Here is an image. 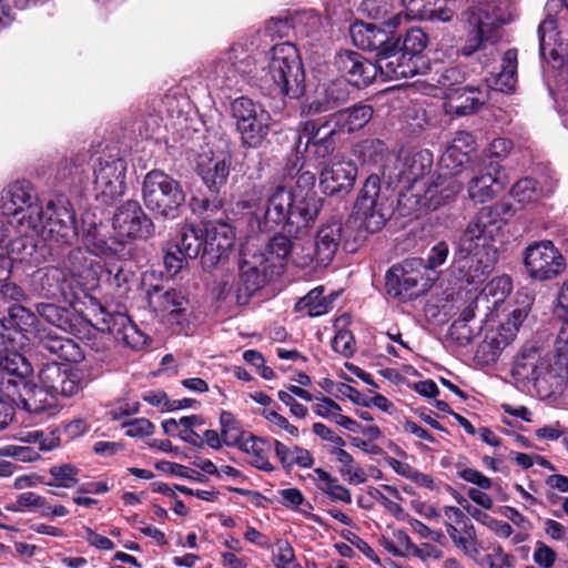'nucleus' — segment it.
Returning <instances> with one entry per match:
<instances>
[{
  "mask_svg": "<svg viewBox=\"0 0 568 568\" xmlns=\"http://www.w3.org/2000/svg\"><path fill=\"white\" fill-rule=\"evenodd\" d=\"M515 212L513 204L504 201L483 206L463 231L455 258L467 284L479 285L488 278L498 261L497 241Z\"/></svg>",
  "mask_w": 568,
  "mask_h": 568,
  "instance_id": "f257e3e1",
  "label": "nucleus"
},
{
  "mask_svg": "<svg viewBox=\"0 0 568 568\" xmlns=\"http://www.w3.org/2000/svg\"><path fill=\"white\" fill-rule=\"evenodd\" d=\"M244 206L253 210L260 232L280 229L287 235L298 236L314 224L323 200L314 192L300 195L292 187L277 185L270 191L265 201L261 199V191L254 189L246 195Z\"/></svg>",
  "mask_w": 568,
  "mask_h": 568,
  "instance_id": "f03ea898",
  "label": "nucleus"
},
{
  "mask_svg": "<svg viewBox=\"0 0 568 568\" xmlns=\"http://www.w3.org/2000/svg\"><path fill=\"white\" fill-rule=\"evenodd\" d=\"M45 221H14L9 241L8 256L11 262L33 261L37 250V239L52 241L61 245L72 244L79 236L75 225L73 206L64 194L54 195L45 205Z\"/></svg>",
  "mask_w": 568,
  "mask_h": 568,
  "instance_id": "7ed1b4c3",
  "label": "nucleus"
},
{
  "mask_svg": "<svg viewBox=\"0 0 568 568\" xmlns=\"http://www.w3.org/2000/svg\"><path fill=\"white\" fill-rule=\"evenodd\" d=\"M293 28V18H271L262 31L242 38L224 51L211 65L209 79L220 89L241 90L242 83L257 78L256 55L262 49V41L267 47L266 38L288 37Z\"/></svg>",
  "mask_w": 568,
  "mask_h": 568,
  "instance_id": "20e7f679",
  "label": "nucleus"
},
{
  "mask_svg": "<svg viewBox=\"0 0 568 568\" xmlns=\"http://www.w3.org/2000/svg\"><path fill=\"white\" fill-rule=\"evenodd\" d=\"M271 79L280 92L297 99L305 92V72L296 47L290 42L273 44L265 53Z\"/></svg>",
  "mask_w": 568,
  "mask_h": 568,
  "instance_id": "39448f33",
  "label": "nucleus"
},
{
  "mask_svg": "<svg viewBox=\"0 0 568 568\" xmlns=\"http://www.w3.org/2000/svg\"><path fill=\"white\" fill-rule=\"evenodd\" d=\"M462 187L463 183L456 178L438 174L430 181L409 185L399 194L398 206L405 215L434 211L454 200Z\"/></svg>",
  "mask_w": 568,
  "mask_h": 568,
  "instance_id": "423d86ee",
  "label": "nucleus"
},
{
  "mask_svg": "<svg viewBox=\"0 0 568 568\" xmlns=\"http://www.w3.org/2000/svg\"><path fill=\"white\" fill-rule=\"evenodd\" d=\"M142 199L146 209L156 216L174 220L185 202V193L180 181L164 171L152 170L144 176Z\"/></svg>",
  "mask_w": 568,
  "mask_h": 568,
  "instance_id": "0eeeda50",
  "label": "nucleus"
},
{
  "mask_svg": "<svg viewBox=\"0 0 568 568\" xmlns=\"http://www.w3.org/2000/svg\"><path fill=\"white\" fill-rule=\"evenodd\" d=\"M513 375L520 381L532 383L534 387L545 396L551 395L561 389L567 375L556 364L540 358L537 349H524L516 359L513 367Z\"/></svg>",
  "mask_w": 568,
  "mask_h": 568,
  "instance_id": "6e6552de",
  "label": "nucleus"
},
{
  "mask_svg": "<svg viewBox=\"0 0 568 568\" xmlns=\"http://www.w3.org/2000/svg\"><path fill=\"white\" fill-rule=\"evenodd\" d=\"M0 213L11 224L14 221H45V209L39 203L31 182L16 181L0 193Z\"/></svg>",
  "mask_w": 568,
  "mask_h": 568,
  "instance_id": "1a4fd4ad",
  "label": "nucleus"
},
{
  "mask_svg": "<svg viewBox=\"0 0 568 568\" xmlns=\"http://www.w3.org/2000/svg\"><path fill=\"white\" fill-rule=\"evenodd\" d=\"M231 114L242 144L258 148L268 133L270 113L250 98L240 97L231 102Z\"/></svg>",
  "mask_w": 568,
  "mask_h": 568,
  "instance_id": "9d476101",
  "label": "nucleus"
},
{
  "mask_svg": "<svg viewBox=\"0 0 568 568\" xmlns=\"http://www.w3.org/2000/svg\"><path fill=\"white\" fill-rule=\"evenodd\" d=\"M95 196L109 204L122 196L126 184V162L118 154L102 153L93 165Z\"/></svg>",
  "mask_w": 568,
  "mask_h": 568,
  "instance_id": "9b49d317",
  "label": "nucleus"
},
{
  "mask_svg": "<svg viewBox=\"0 0 568 568\" xmlns=\"http://www.w3.org/2000/svg\"><path fill=\"white\" fill-rule=\"evenodd\" d=\"M387 197L381 192V180L369 175L355 202L354 213L361 225L371 233L379 231L388 219Z\"/></svg>",
  "mask_w": 568,
  "mask_h": 568,
  "instance_id": "f8f14e48",
  "label": "nucleus"
},
{
  "mask_svg": "<svg viewBox=\"0 0 568 568\" xmlns=\"http://www.w3.org/2000/svg\"><path fill=\"white\" fill-rule=\"evenodd\" d=\"M273 274L276 272L266 265L265 253L255 252L250 244L244 245L240 258L237 303H246L248 297L260 291Z\"/></svg>",
  "mask_w": 568,
  "mask_h": 568,
  "instance_id": "ddd939ff",
  "label": "nucleus"
},
{
  "mask_svg": "<svg viewBox=\"0 0 568 568\" xmlns=\"http://www.w3.org/2000/svg\"><path fill=\"white\" fill-rule=\"evenodd\" d=\"M32 290L41 297L63 301L72 305L81 296L75 278L69 276L63 265L44 266L31 276Z\"/></svg>",
  "mask_w": 568,
  "mask_h": 568,
  "instance_id": "4468645a",
  "label": "nucleus"
},
{
  "mask_svg": "<svg viewBox=\"0 0 568 568\" xmlns=\"http://www.w3.org/2000/svg\"><path fill=\"white\" fill-rule=\"evenodd\" d=\"M524 265L531 278L549 281L566 270V260L551 241H539L526 247Z\"/></svg>",
  "mask_w": 568,
  "mask_h": 568,
  "instance_id": "2eb2a0df",
  "label": "nucleus"
},
{
  "mask_svg": "<svg viewBox=\"0 0 568 568\" xmlns=\"http://www.w3.org/2000/svg\"><path fill=\"white\" fill-rule=\"evenodd\" d=\"M207 219L209 215L203 217L204 250L202 264L212 267L227 256L234 244L235 233L229 223L222 220L210 221Z\"/></svg>",
  "mask_w": 568,
  "mask_h": 568,
  "instance_id": "dca6fc26",
  "label": "nucleus"
},
{
  "mask_svg": "<svg viewBox=\"0 0 568 568\" xmlns=\"http://www.w3.org/2000/svg\"><path fill=\"white\" fill-rule=\"evenodd\" d=\"M38 379L59 400L60 397H72L83 389L82 372L68 368L55 362L42 366Z\"/></svg>",
  "mask_w": 568,
  "mask_h": 568,
  "instance_id": "f3484780",
  "label": "nucleus"
},
{
  "mask_svg": "<svg viewBox=\"0 0 568 568\" xmlns=\"http://www.w3.org/2000/svg\"><path fill=\"white\" fill-rule=\"evenodd\" d=\"M113 230L121 239H142L152 233L153 223L141 205L129 200L119 206L113 215Z\"/></svg>",
  "mask_w": 568,
  "mask_h": 568,
  "instance_id": "a211bd4d",
  "label": "nucleus"
},
{
  "mask_svg": "<svg viewBox=\"0 0 568 568\" xmlns=\"http://www.w3.org/2000/svg\"><path fill=\"white\" fill-rule=\"evenodd\" d=\"M507 179L498 162L480 163L478 173L468 183V196L476 203H486L505 190Z\"/></svg>",
  "mask_w": 568,
  "mask_h": 568,
  "instance_id": "6ab92c4d",
  "label": "nucleus"
},
{
  "mask_svg": "<svg viewBox=\"0 0 568 568\" xmlns=\"http://www.w3.org/2000/svg\"><path fill=\"white\" fill-rule=\"evenodd\" d=\"M422 266V258H410L402 264L393 265L385 276L387 294L399 301L412 298L414 296V288L423 278Z\"/></svg>",
  "mask_w": 568,
  "mask_h": 568,
  "instance_id": "aec40b11",
  "label": "nucleus"
},
{
  "mask_svg": "<svg viewBox=\"0 0 568 568\" xmlns=\"http://www.w3.org/2000/svg\"><path fill=\"white\" fill-rule=\"evenodd\" d=\"M62 265L68 275L75 278L80 294L98 286L102 266L87 250L72 248L62 260Z\"/></svg>",
  "mask_w": 568,
  "mask_h": 568,
  "instance_id": "412c9836",
  "label": "nucleus"
},
{
  "mask_svg": "<svg viewBox=\"0 0 568 568\" xmlns=\"http://www.w3.org/2000/svg\"><path fill=\"white\" fill-rule=\"evenodd\" d=\"M376 73L379 71L385 80L410 78L424 70L418 68V60L407 57L396 45L387 44L377 54L374 62Z\"/></svg>",
  "mask_w": 568,
  "mask_h": 568,
  "instance_id": "4be33fe9",
  "label": "nucleus"
},
{
  "mask_svg": "<svg viewBox=\"0 0 568 568\" xmlns=\"http://www.w3.org/2000/svg\"><path fill=\"white\" fill-rule=\"evenodd\" d=\"M336 71L352 85L361 89L372 83L376 78L374 62L361 53L345 50L338 52L333 62Z\"/></svg>",
  "mask_w": 568,
  "mask_h": 568,
  "instance_id": "5701e85b",
  "label": "nucleus"
},
{
  "mask_svg": "<svg viewBox=\"0 0 568 568\" xmlns=\"http://www.w3.org/2000/svg\"><path fill=\"white\" fill-rule=\"evenodd\" d=\"M37 315L22 305H14L10 308L9 316L0 320V337L2 344L12 347H23L29 338L27 334L37 331L34 328Z\"/></svg>",
  "mask_w": 568,
  "mask_h": 568,
  "instance_id": "b1692460",
  "label": "nucleus"
},
{
  "mask_svg": "<svg viewBox=\"0 0 568 568\" xmlns=\"http://www.w3.org/2000/svg\"><path fill=\"white\" fill-rule=\"evenodd\" d=\"M481 12L483 11L477 9L467 10L465 13L467 33L465 42L460 48V53L465 57H469L478 51L485 41L495 37L496 31L499 28L498 18L494 13L486 14L485 19H483Z\"/></svg>",
  "mask_w": 568,
  "mask_h": 568,
  "instance_id": "393cba45",
  "label": "nucleus"
},
{
  "mask_svg": "<svg viewBox=\"0 0 568 568\" xmlns=\"http://www.w3.org/2000/svg\"><path fill=\"white\" fill-rule=\"evenodd\" d=\"M149 306L155 312L166 314L171 324L184 326L187 323V300L176 290L163 292L158 285L146 291Z\"/></svg>",
  "mask_w": 568,
  "mask_h": 568,
  "instance_id": "a878e982",
  "label": "nucleus"
},
{
  "mask_svg": "<svg viewBox=\"0 0 568 568\" xmlns=\"http://www.w3.org/2000/svg\"><path fill=\"white\" fill-rule=\"evenodd\" d=\"M81 241L84 245V250L93 256L101 258H121L128 254L121 242H108L105 236L101 234V225L95 223L89 214H85L82 219Z\"/></svg>",
  "mask_w": 568,
  "mask_h": 568,
  "instance_id": "bb28decb",
  "label": "nucleus"
},
{
  "mask_svg": "<svg viewBox=\"0 0 568 568\" xmlns=\"http://www.w3.org/2000/svg\"><path fill=\"white\" fill-rule=\"evenodd\" d=\"M343 236L344 229L339 216H332L320 225L314 236L318 266H327L334 260Z\"/></svg>",
  "mask_w": 568,
  "mask_h": 568,
  "instance_id": "cd10ccee",
  "label": "nucleus"
},
{
  "mask_svg": "<svg viewBox=\"0 0 568 568\" xmlns=\"http://www.w3.org/2000/svg\"><path fill=\"white\" fill-rule=\"evenodd\" d=\"M336 133V129L332 125L324 128V120H307L298 126V144L305 138V146H312L314 156L323 161L335 150L334 135Z\"/></svg>",
  "mask_w": 568,
  "mask_h": 568,
  "instance_id": "c85d7f7f",
  "label": "nucleus"
},
{
  "mask_svg": "<svg viewBox=\"0 0 568 568\" xmlns=\"http://www.w3.org/2000/svg\"><path fill=\"white\" fill-rule=\"evenodd\" d=\"M357 166L352 161L335 162L322 170L320 186L326 195L347 194L354 186Z\"/></svg>",
  "mask_w": 568,
  "mask_h": 568,
  "instance_id": "c756f323",
  "label": "nucleus"
},
{
  "mask_svg": "<svg viewBox=\"0 0 568 568\" xmlns=\"http://www.w3.org/2000/svg\"><path fill=\"white\" fill-rule=\"evenodd\" d=\"M22 389L19 390L17 406L27 413L39 415H54L59 412L60 400L52 395L43 385L23 383Z\"/></svg>",
  "mask_w": 568,
  "mask_h": 568,
  "instance_id": "7c9ffc66",
  "label": "nucleus"
},
{
  "mask_svg": "<svg viewBox=\"0 0 568 568\" xmlns=\"http://www.w3.org/2000/svg\"><path fill=\"white\" fill-rule=\"evenodd\" d=\"M90 159V152L87 150L65 156L58 165L55 180L70 189L82 187L89 181Z\"/></svg>",
  "mask_w": 568,
  "mask_h": 568,
  "instance_id": "2f4dec72",
  "label": "nucleus"
},
{
  "mask_svg": "<svg viewBox=\"0 0 568 568\" xmlns=\"http://www.w3.org/2000/svg\"><path fill=\"white\" fill-rule=\"evenodd\" d=\"M398 161L402 163L399 179L409 186L423 181L433 166L434 158L429 150L413 149L402 151Z\"/></svg>",
  "mask_w": 568,
  "mask_h": 568,
  "instance_id": "473e14b6",
  "label": "nucleus"
},
{
  "mask_svg": "<svg viewBox=\"0 0 568 568\" xmlns=\"http://www.w3.org/2000/svg\"><path fill=\"white\" fill-rule=\"evenodd\" d=\"M374 109L369 104H355L337 111L324 120V128L331 125L336 132L352 133L363 129L373 118Z\"/></svg>",
  "mask_w": 568,
  "mask_h": 568,
  "instance_id": "72a5a7b5",
  "label": "nucleus"
},
{
  "mask_svg": "<svg viewBox=\"0 0 568 568\" xmlns=\"http://www.w3.org/2000/svg\"><path fill=\"white\" fill-rule=\"evenodd\" d=\"M36 337L40 347L62 361L79 363L84 358L80 344L72 338L59 336L47 329H37Z\"/></svg>",
  "mask_w": 568,
  "mask_h": 568,
  "instance_id": "f704fd0d",
  "label": "nucleus"
},
{
  "mask_svg": "<svg viewBox=\"0 0 568 568\" xmlns=\"http://www.w3.org/2000/svg\"><path fill=\"white\" fill-rule=\"evenodd\" d=\"M449 510L453 511L455 521L462 525L458 529L453 524H446V531L454 545L466 555L477 554V536L470 519L458 507H449Z\"/></svg>",
  "mask_w": 568,
  "mask_h": 568,
  "instance_id": "c9c22d12",
  "label": "nucleus"
},
{
  "mask_svg": "<svg viewBox=\"0 0 568 568\" xmlns=\"http://www.w3.org/2000/svg\"><path fill=\"white\" fill-rule=\"evenodd\" d=\"M484 104V93L475 87L456 88L445 103L446 111L457 116L476 112Z\"/></svg>",
  "mask_w": 568,
  "mask_h": 568,
  "instance_id": "e433bc0d",
  "label": "nucleus"
},
{
  "mask_svg": "<svg viewBox=\"0 0 568 568\" xmlns=\"http://www.w3.org/2000/svg\"><path fill=\"white\" fill-rule=\"evenodd\" d=\"M394 30L386 31L372 23L356 22L349 29L353 43L362 49L368 51H377V53L388 44V33Z\"/></svg>",
  "mask_w": 568,
  "mask_h": 568,
  "instance_id": "4c0bfd02",
  "label": "nucleus"
},
{
  "mask_svg": "<svg viewBox=\"0 0 568 568\" xmlns=\"http://www.w3.org/2000/svg\"><path fill=\"white\" fill-rule=\"evenodd\" d=\"M109 332L113 337L133 349H140L146 344V336L138 326L123 313H118L108 321Z\"/></svg>",
  "mask_w": 568,
  "mask_h": 568,
  "instance_id": "58836bf2",
  "label": "nucleus"
},
{
  "mask_svg": "<svg viewBox=\"0 0 568 568\" xmlns=\"http://www.w3.org/2000/svg\"><path fill=\"white\" fill-rule=\"evenodd\" d=\"M0 371L10 377L17 378V386L27 382L32 374L30 362L20 353L22 347H12L9 344H0Z\"/></svg>",
  "mask_w": 568,
  "mask_h": 568,
  "instance_id": "ea45409f",
  "label": "nucleus"
},
{
  "mask_svg": "<svg viewBox=\"0 0 568 568\" xmlns=\"http://www.w3.org/2000/svg\"><path fill=\"white\" fill-rule=\"evenodd\" d=\"M231 162L226 158H205L197 163V174L213 193H219L226 184Z\"/></svg>",
  "mask_w": 568,
  "mask_h": 568,
  "instance_id": "a19ab883",
  "label": "nucleus"
},
{
  "mask_svg": "<svg viewBox=\"0 0 568 568\" xmlns=\"http://www.w3.org/2000/svg\"><path fill=\"white\" fill-rule=\"evenodd\" d=\"M237 448L246 454L251 466L267 473L274 470V466L270 462L272 450L270 440L250 434Z\"/></svg>",
  "mask_w": 568,
  "mask_h": 568,
  "instance_id": "79ce46f5",
  "label": "nucleus"
},
{
  "mask_svg": "<svg viewBox=\"0 0 568 568\" xmlns=\"http://www.w3.org/2000/svg\"><path fill=\"white\" fill-rule=\"evenodd\" d=\"M316 488L335 503H352V494L348 488L339 484L338 479L323 468H314L308 475Z\"/></svg>",
  "mask_w": 568,
  "mask_h": 568,
  "instance_id": "37998d69",
  "label": "nucleus"
},
{
  "mask_svg": "<svg viewBox=\"0 0 568 568\" xmlns=\"http://www.w3.org/2000/svg\"><path fill=\"white\" fill-rule=\"evenodd\" d=\"M358 11L371 19L381 21L389 30H395L403 20V12L393 13L390 0H362Z\"/></svg>",
  "mask_w": 568,
  "mask_h": 568,
  "instance_id": "c03bdc74",
  "label": "nucleus"
},
{
  "mask_svg": "<svg viewBox=\"0 0 568 568\" xmlns=\"http://www.w3.org/2000/svg\"><path fill=\"white\" fill-rule=\"evenodd\" d=\"M293 243L283 233L275 234L270 239L263 250L256 252L265 253L266 265L272 267L276 274H280L283 270L288 257H292Z\"/></svg>",
  "mask_w": 568,
  "mask_h": 568,
  "instance_id": "a18cd8bd",
  "label": "nucleus"
},
{
  "mask_svg": "<svg viewBox=\"0 0 568 568\" xmlns=\"http://www.w3.org/2000/svg\"><path fill=\"white\" fill-rule=\"evenodd\" d=\"M174 247L189 258H196L199 255L202 257L204 250L203 229L195 227L193 224L182 225Z\"/></svg>",
  "mask_w": 568,
  "mask_h": 568,
  "instance_id": "49530a36",
  "label": "nucleus"
},
{
  "mask_svg": "<svg viewBox=\"0 0 568 568\" xmlns=\"http://www.w3.org/2000/svg\"><path fill=\"white\" fill-rule=\"evenodd\" d=\"M329 453L339 464L338 473L344 480L351 485H361L367 480L365 470L355 463L352 455L344 448L333 447Z\"/></svg>",
  "mask_w": 568,
  "mask_h": 568,
  "instance_id": "de8ad7c7",
  "label": "nucleus"
},
{
  "mask_svg": "<svg viewBox=\"0 0 568 568\" xmlns=\"http://www.w3.org/2000/svg\"><path fill=\"white\" fill-rule=\"evenodd\" d=\"M513 290V281L509 275L494 277L478 295V302L485 303V308L489 310V297L493 298L491 305L498 307Z\"/></svg>",
  "mask_w": 568,
  "mask_h": 568,
  "instance_id": "09e8293b",
  "label": "nucleus"
},
{
  "mask_svg": "<svg viewBox=\"0 0 568 568\" xmlns=\"http://www.w3.org/2000/svg\"><path fill=\"white\" fill-rule=\"evenodd\" d=\"M426 45V33L419 28H410L405 34L403 48L400 49L407 57L418 60V68L424 70V73L429 69L425 58L422 55Z\"/></svg>",
  "mask_w": 568,
  "mask_h": 568,
  "instance_id": "8fccbe9b",
  "label": "nucleus"
},
{
  "mask_svg": "<svg viewBox=\"0 0 568 568\" xmlns=\"http://www.w3.org/2000/svg\"><path fill=\"white\" fill-rule=\"evenodd\" d=\"M331 302L324 296V287L317 286L300 298L295 304L296 312H305L311 317L326 314Z\"/></svg>",
  "mask_w": 568,
  "mask_h": 568,
  "instance_id": "3c124183",
  "label": "nucleus"
},
{
  "mask_svg": "<svg viewBox=\"0 0 568 568\" xmlns=\"http://www.w3.org/2000/svg\"><path fill=\"white\" fill-rule=\"evenodd\" d=\"M517 82V50H507L501 59L500 71L496 75L495 84L498 90L509 92Z\"/></svg>",
  "mask_w": 568,
  "mask_h": 568,
  "instance_id": "603ef678",
  "label": "nucleus"
},
{
  "mask_svg": "<svg viewBox=\"0 0 568 568\" xmlns=\"http://www.w3.org/2000/svg\"><path fill=\"white\" fill-rule=\"evenodd\" d=\"M37 314L49 324L69 332L72 329V313L65 307L58 306L53 303H39L36 306Z\"/></svg>",
  "mask_w": 568,
  "mask_h": 568,
  "instance_id": "864d4df0",
  "label": "nucleus"
},
{
  "mask_svg": "<svg viewBox=\"0 0 568 568\" xmlns=\"http://www.w3.org/2000/svg\"><path fill=\"white\" fill-rule=\"evenodd\" d=\"M108 285L116 297L123 298L131 290L134 273L125 265H111L105 270Z\"/></svg>",
  "mask_w": 568,
  "mask_h": 568,
  "instance_id": "5fc2aeb1",
  "label": "nucleus"
},
{
  "mask_svg": "<svg viewBox=\"0 0 568 568\" xmlns=\"http://www.w3.org/2000/svg\"><path fill=\"white\" fill-rule=\"evenodd\" d=\"M220 425L223 443L229 447H237L250 435L241 428L239 420L229 410L221 412Z\"/></svg>",
  "mask_w": 568,
  "mask_h": 568,
  "instance_id": "6e6d98bb",
  "label": "nucleus"
},
{
  "mask_svg": "<svg viewBox=\"0 0 568 568\" xmlns=\"http://www.w3.org/2000/svg\"><path fill=\"white\" fill-rule=\"evenodd\" d=\"M468 161L469 155H467V151L449 145L440 156L439 169L442 172L439 174L456 178Z\"/></svg>",
  "mask_w": 568,
  "mask_h": 568,
  "instance_id": "4d7b16f0",
  "label": "nucleus"
},
{
  "mask_svg": "<svg viewBox=\"0 0 568 568\" xmlns=\"http://www.w3.org/2000/svg\"><path fill=\"white\" fill-rule=\"evenodd\" d=\"M50 479H45L43 485L61 488H73L79 479V469L72 464L54 465L49 469Z\"/></svg>",
  "mask_w": 568,
  "mask_h": 568,
  "instance_id": "13d9d810",
  "label": "nucleus"
},
{
  "mask_svg": "<svg viewBox=\"0 0 568 568\" xmlns=\"http://www.w3.org/2000/svg\"><path fill=\"white\" fill-rule=\"evenodd\" d=\"M556 320L558 333L555 339V364L568 378V316H556Z\"/></svg>",
  "mask_w": 568,
  "mask_h": 568,
  "instance_id": "bf43d9fd",
  "label": "nucleus"
},
{
  "mask_svg": "<svg viewBox=\"0 0 568 568\" xmlns=\"http://www.w3.org/2000/svg\"><path fill=\"white\" fill-rule=\"evenodd\" d=\"M323 28V19L313 9L296 12L293 17V29L305 37H314Z\"/></svg>",
  "mask_w": 568,
  "mask_h": 568,
  "instance_id": "052dcab7",
  "label": "nucleus"
},
{
  "mask_svg": "<svg viewBox=\"0 0 568 568\" xmlns=\"http://www.w3.org/2000/svg\"><path fill=\"white\" fill-rule=\"evenodd\" d=\"M510 195L521 204H528L539 201L546 196V193L538 186L536 180L531 178H524L516 182L510 190Z\"/></svg>",
  "mask_w": 568,
  "mask_h": 568,
  "instance_id": "680f3d73",
  "label": "nucleus"
},
{
  "mask_svg": "<svg viewBox=\"0 0 568 568\" xmlns=\"http://www.w3.org/2000/svg\"><path fill=\"white\" fill-rule=\"evenodd\" d=\"M335 84L326 90V97L324 99L316 98L302 106V113L306 115H315L323 112H327L333 109L336 102L345 99V95H335Z\"/></svg>",
  "mask_w": 568,
  "mask_h": 568,
  "instance_id": "e2e57ef3",
  "label": "nucleus"
},
{
  "mask_svg": "<svg viewBox=\"0 0 568 568\" xmlns=\"http://www.w3.org/2000/svg\"><path fill=\"white\" fill-rule=\"evenodd\" d=\"M557 36L556 20L551 16H548L538 28L539 51L541 57H546L547 49H549L550 54H552L555 49L551 48V42L556 40Z\"/></svg>",
  "mask_w": 568,
  "mask_h": 568,
  "instance_id": "0e129e2a",
  "label": "nucleus"
},
{
  "mask_svg": "<svg viewBox=\"0 0 568 568\" xmlns=\"http://www.w3.org/2000/svg\"><path fill=\"white\" fill-rule=\"evenodd\" d=\"M41 505H43V496L33 491H26L19 494L7 509L16 513H32L37 511L38 506Z\"/></svg>",
  "mask_w": 568,
  "mask_h": 568,
  "instance_id": "69168bd1",
  "label": "nucleus"
},
{
  "mask_svg": "<svg viewBox=\"0 0 568 568\" xmlns=\"http://www.w3.org/2000/svg\"><path fill=\"white\" fill-rule=\"evenodd\" d=\"M435 74L437 78L434 80L437 85L445 91L447 97L449 93L454 92V85L462 83L465 79V73L458 67H449Z\"/></svg>",
  "mask_w": 568,
  "mask_h": 568,
  "instance_id": "338daca9",
  "label": "nucleus"
},
{
  "mask_svg": "<svg viewBox=\"0 0 568 568\" xmlns=\"http://www.w3.org/2000/svg\"><path fill=\"white\" fill-rule=\"evenodd\" d=\"M513 149V142L506 138H497L491 141L487 150L485 151L481 162L486 161V163L500 162Z\"/></svg>",
  "mask_w": 568,
  "mask_h": 568,
  "instance_id": "774afa93",
  "label": "nucleus"
}]
</instances>
